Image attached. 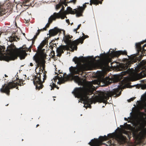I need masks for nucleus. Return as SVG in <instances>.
<instances>
[{"label": "nucleus", "instance_id": "obj_1", "mask_svg": "<svg viewBox=\"0 0 146 146\" xmlns=\"http://www.w3.org/2000/svg\"><path fill=\"white\" fill-rule=\"evenodd\" d=\"M72 60L76 65L75 67L71 66L69 68L70 74L75 81L79 84L82 85L83 87L75 88L72 93L75 97L80 98L82 102H83L84 104L88 105L91 103V100L88 96L92 94L95 90V87L93 85L97 84L98 85L102 83H104V84L101 86H104L112 82H118L120 79V76L118 75H114L111 78L109 77L104 78L103 74L100 72L98 75L100 78L99 80H95L92 82H88L85 80L81 79L78 76L73 75L78 74L80 72L86 70L87 65L86 64H82L81 62L82 60L80 57H75Z\"/></svg>", "mask_w": 146, "mask_h": 146}, {"label": "nucleus", "instance_id": "obj_2", "mask_svg": "<svg viewBox=\"0 0 146 146\" xmlns=\"http://www.w3.org/2000/svg\"><path fill=\"white\" fill-rule=\"evenodd\" d=\"M126 74H128L129 76L125 78L119 82V84L117 86V88L113 89L110 92V95L111 96H119L121 93L120 90L129 87L131 81H136L141 78V77L140 76V73L137 74L132 68H129L126 71L123 72L122 74L125 75Z\"/></svg>", "mask_w": 146, "mask_h": 146}, {"label": "nucleus", "instance_id": "obj_3", "mask_svg": "<svg viewBox=\"0 0 146 146\" xmlns=\"http://www.w3.org/2000/svg\"><path fill=\"white\" fill-rule=\"evenodd\" d=\"M63 37L62 40L65 45L61 44L60 46H77L80 44H82L85 39L88 37V35H85L84 33H82L83 36L80 37L79 38L74 41L72 40V36L69 35H65V31L63 30Z\"/></svg>", "mask_w": 146, "mask_h": 146}, {"label": "nucleus", "instance_id": "obj_4", "mask_svg": "<svg viewBox=\"0 0 146 146\" xmlns=\"http://www.w3.org/2000/svg\"><path fill=\"white\" fill-rule=\"evenodd\" d=\"M127 54V52L125 50L117 51L113 52H111L110 54L106 53L104 54H102L101 57L98 56V59L96 60L94 59V60L99 64L102 62L107 64L111 61L112 58L114 56H117L121 54L126 55Z\"/></svg>", "mask_w": 146, "mask_h": 146}, {"label": "nucleus", "instance_id": "obj_5", "mask_svg": "<svg viewBox=\"0 0 146 146\" xmlns=\"http://www.w3.org/2000/svg\"><path fill=\"white\" fill-rule=\"evenodd\" d=\"M13 46H7V50H5L9 51L11 56L12 57V59H14L17 56H19L21 59H24L26 55L25 50L21 48L17 49L15 47L13 48Z\"/></svg>", "mask_w": 146, "mask_h": 146}, {"label": "nucleus", "instance_id": "obj_6", "mask_svg": "<svg viewBox=\"0 0 146 146\" xmlns=\"http://www.w3.org/2000/svg\"><path fill=\"white\" fill-rule=\"evenodd\" d=\"M62 9L58 13H54L53 15H51L48 18V23H47L45 27H43L42 29H39L38 28V30H37L38 33H36V35L38 36L40 33L39 31H42L43 30H46V27H49V24L51 23L52 21L55 20L56 18H61L62 19H64V18H67V17L66 16H63L62 13L61 12Z\"/></svg>", "mask_w": 146, "mask_h": 146}, {"label": "nucleus", "instance_id": "obj_7", "mask_svg": "<svg viewBox=\"0 0 146 146\" xmlns=\"http://www.w3.org/2000/svg\"><path fill=\"white\" fill-rule=\"evenodd\" d=\"M41 75L43 77V82H44L46 78V75L44 74H42L41 73V75L40 74H38L33 78V83L35 85L36 88L39 89L42 88L43 86L42 82L40 78V77L41 76Z\"/></svg>", "mask_w": 146, "mask_h": 146}, {"label": "nucleus", "instance_id": "obj_8", "mask_svg": "<svg viewBox=\"0 0 146 146\" xmlns=\"http://www.w3.org/2000/svg\"><path fill=\"white\" fill-rule=\"evenodd\" d=\"M44 46H38L37 49L40 53L39 54L35 55L33 57V58L38 65H40L42 63V54L45 53V49L43 48Z\"/></svg>", "mask_w": 146, "mask_h": 146}, {"label": "nucleus", "instance_id": "obj_9", "mask_svg": "<svg viewBox=\"0 0 146 146\" xmlns=\"http://www.w3.org/2000/svg\"><path fill=\"white\" fill-rule=\"evenodd\" d=\"M64 76V74H63V75L58 74L53 78L54 81V82H55L57 80H58V81L57 82L58 84H61L63 83L68 80L69 79L68 76L67 75L66 76Z\"/></svg>", "mask_w": 146, "mask_h": 146}, {"label": "nucleus", "instance_id": "obj_10", "mask_svg": "<svg viewBox=\"0 0 146 146\" xmlns=\"http://www.w3.org/2000/svg\"><path fill=\"white\" fill-rule=\"evenodd\" d=\"M16 86V84L14 83L10 82L8 85L6 86L4 89V86H3L2 88L0 89V91L1 92H5L7 95H9L10 92L9 89L15 87Z\"/></svg>", "mask_w": 146, "mask_h": 146}, {"label": "nucleus", "instance_id": "obj_11", "mask_svg": "<svg viewBox=\"0 0 146 146\" xmlns=\"http://www.w3.org/2000/svg\"><path fill=\"white\" fill-rule=\"evenodd\" d=\"M64 47H66L65 48L66 49L69 48V47H70L72 51H73L74 49H76L77 48V46H59L56 48L57 56H60L61 55V54L63 52V50L65 48Z\"/></svg>", "mask_w": 146, "mask_h": 146}, {"label": "nucleus", "instance_id": "obj_12", "mask_svg": "<svg viewBox=\"0 0 146 146\" xmlns=\"http://www.w3.org/2000/svg\"><path fill=\"white\" fill-rule=\"evenodd\" d=\"M109 96L107 94H104L101 95L97 96L95 97L96 100L99 102H103L106 103L107 100L108 99Z\"/></svg>", "mask_w": 146, "mask_h": 146}, {"label": "nucleus", "instance_id": "obj_13", "mask_svg": "<svg viewBox=\"0 0 146 146\" xmlns=\"http://www.w3.org/2000/svg\"><path fill=\"white\" fill-rule=\"evenodd\" d=\"M67 12L71 14H74L76 13V16L77 17H78L82 15V14L78 12V11L76 9H74V10H72V8L70 7H68L67 8Z\"/></svg>", "mask_w": 146, "mask_h": 146}, {"label": "nucleus", "instance_id": "obj_14", "mask_svg": "<svg viewBox=\"0 0 146 146\" xmlns=\"http://www.w3.org/2000/svg\"><path fill=\"white\" fill-rule=\"evenodd\" d=\"M59 31V30L55 27L53 29H50L49 31V37L56 35Z\"/></svg>", "mask_w": 146, "mask_h": 146}, {"label": "nucleus", "instance_id": "obj_15", "mask_svg": "<svg viewBox=\"0 0 146 146\" xmlns=\"http://www.w3.org/2000/svg\"><path fill=\"white\" fill-rule=\"evenodd\" d=\"M19 40V38L15 36H11L9 37V41L8 42L11 43L9 44V43H7L8 46H15L12 43L13 41H17V40Z\"/></svg>", "mask_w": 146, "mask_h": 146}, {"label": "nucleus", "instance_id": "obj_16", "mask_svg": "<svg viewBox=\"0 0 146 146\" xmlns=\"http://www.w3.org/2000/svg\"><path fill=\"white\" fill-rule=\"evenodd\" d=\"M66 0H64L62 1L60 0L59 3L56 5V10L59 9L62 5H64L65 6H67V3H66Z\"/></svg>", "mask_w": 146, "mask_h": 146}, {"label": "nucleus", "instance_id": "obj_17", "mask_svg": "<svg viewBox=\"0 0 146 146\" xmlns=\"http://www.w3.org/2000/svg\"><path fill=\"white\" fill-rule=\"evenodd\" d=\"M49 38L48 36L47 38H45L38 46H44L45 45L48 46V40Z\"/></svg>", "mask_w": 146, "mask_h": 146}, {"label": "nucleus", "instance_id": "obj_18", "mask_svg": "<svg viewBox=\"0 0 146 146\" xmlns=\"http://www.w3.org/2000/svg\"><path fill=\"white\" fill-rule=\"evenodd\" d=\"M90 5H92L93 3L94 4L98 5L99 3L102 4V1H100L99 0H92V1L91 0H90Z\"/></svg>", "mask_w": 146, "mask_h": 146}, {"label": "nucleus", "instance_id": "obj_19", "mask_svg": "<svg viewBox=\"0 0 146 146\" xmlns=\"http://www.w3.org/2000/svg\"><path fill=\"white\" fill-rule=\"evenodd\" d=\"M117 139L120 141H124L125 139V137L122 134L118 135L117 136Z\"/></svg>", "mask_w": 146, "mask_h": 146}, {"label": "nucleus", "instance_id": "obj_20", "mask_svg": "<svg viewBox=\"0 0 146 146\" xmlns=\"http://www.w3.org/2000/svg\"><path fill=\"white\" fill-rule=\"evenodd\" d=\"M89 144L91 146H99V145L97 141H92L89 143Z\"/></svg>", "mask_w": 146, "mask_h": 146}, {"label": "nucleus", "instance_id": "obj_21", "mask_svg": "<svg viewBox=\"0 0 146 146\" xmlns=\"http://www.w3.org/2000/svg\"><path fill=\"white\" fill-rule=\"evenodd\" d=\"M59 39V38H55L54 39L52 40L50 42H49V46H53L54 45H55V46H56V40Z\"/></svg>", "mask_w": 146, "mask_h": 146}, {"label": "nucleus", "instance_id": "obj_22", "mask_svg": "<svg viewBox=\"0 0 146 146\" xmlns=\"http://www.w3.org/2000/svg\"><path fill=\"white\" fill-rule=\"evenodd\" d=\"M0 56H2L3 54H4L3 52H4L5 50V46H0Z\"/></svg>", "mask_w": 146, "mask_h": 146}, {"label": "nucleus", "instance_id": "obj_23", "mask_svg": "<svg viewBox=\"0 0 146 146\" xmlns=\"http://www.w3.org/2000/svg\"><path fill=\"white\" fill-rule=\"evenodd\" d=\"M136 55L135 54H133V55H131V56L129 58L131 60L133 61H134L136 59Z\"/></svg>", "mask_w": 146, "mask_h": 146}, {"label": "nucleus", "instance_id": "obj_24", "mask_svg": "<svg viewBox=\"0 0 146 146\" xmlns=\"http://www.w3.org/2000/svg\"><path fill=\"white\" fill-rule=\"evenodd\" d=\"M145 46H142V48L141 47V46H136V48L138 52L141 51H143L144 48V47Z\"/></svg>", "mask_w": 146, "mask_h": 146}, {"label": "nucleus", "instance_id": "obj_25", "mask_svg": "<svg viewBox=\"0 0 146 146\" xmlns=\"http://www.w3.org/2000/svg\"><path fill=\"white\" fill-rule=\"evenodd\" d=\"M50 86L51 88V90H52L53 89V88L55 87L56 85V84L54 83L53 81L52 82V83L50 84Z\"/></svg>", "mask_w": 146, "mask_h": 146}, {"label": "nucleus", "instance_id": "obj_26", "mask_svg": "<svg viewBox=\"0 0 146 146\" xmlns=\"http://www.w3.org/2000/svg\"><path fill=\"white\" fill-rule=\"evenodd\" d=\"M133 136L134 137H135V138L136 139H138L139 137V134H137L135 132H133Z\"/></svg>", "mask_w": 146, "mask_h": 146}, {"label": "nucleus", "instance_id": "obj_27", "mask_svg": "<svg viewBox=\"0 0 146 146\" xmlns=\"http://www.w3.org/2000/svg\"><path fill=\"white\" fill-rule=\"evenodd\" d=\"M146 64V61L145 60H143L141 62V64L142 66H144Z\"/></svg>", "mask_w": 146, "mask_h": 146}, {"label": "nucleus", "instance_id": "obj_28", "mask_svg": "<svg viewBox=\"0 0 146 146\" xmlns=\"http://www.w3.org/2000/svg\"><path fill=\"white\" fill-rule=\"evenodd\" d=\"M135 98V97H133L130 98L129 100H127L128 102H131V101H133Z\"/></svg>", "mask_w": 146, "mask_h": 146}, {"label": "nucleus", "instance_id": "obj_29", "mask_svg": "<svg viewBox=\"0 0 146 146\" xmlns=\"http://www.w3.org/2000/svg\"><path fill=\"white\" fill-rule=\"evenodd\" d=\"M35 37V36H34V37L33 38H32L31 39V40H32V44H31V46H33V44H34V41L33 40L34 39H35L34 38Z\"/></svg>", "mask_w": 146, "mask_h": 146}, {"label": "nucleus", "instance_id": "obj_30", "mask_svg": "<svg viewBox=\"0 0 146 146\" xmlns=\"http://www.w3.org/2000/svg\"><path fill=\"white\" fill-rule=\"evenodd\" d=\"M76 0H71L70 1L68 2V3H73L75 4L76 3Z\"/></svg>", "mask_w": 146, "mask_h": 146}, {"label": "nucleus", "instance_id": "obj_31", "mask_svg": "<svg viewBox=\"0 0 146 146\" xmlns=\"http://www.w3.org/2000/svg\"><path fill=\"white\" fill-rule=\"evenodd\" d=\"M86 3L88 4V3H84V4H83V7H84V8L86 7V5H85V4H86Z\"/></svg>", "mask_w": 146, "mask_h": 146}, {"label": "nucleus", "instance_id": "obj_32", "mask_svg": "<svg viewBox=\"0 0 146 146\" xmlns=\"http://www.w3.org/2000/svg\"><path fill=\"white\" fill-rule=\"evenodd\" d=\"M81 24H80L79 25H78V27H77V29H78L80 27V26H81Z\"/></svg>", "mask_w": 146, "mask_h": 146}, {"label": "nucleus", "instance_id": "obj_33", "mask_svg": "<svg viewBox=\"0 0 146 146\" xmlns=\"http://www.w3.org/2000/svg\"><path fill=\"white\" fill-rule=\"evenodd\" d=\"M123 133H124V134H127V131H123Z\"/></svg>", "mask_w": 146, "mask_h": 146}, {"label": "nucleus", "instance_id": "obj_34", "mask_svg": "<svg viewBox=\"0 0 146 146\" xmlns=\"http://www.w3.org/2000/svg\"><path fill=\"white\" fill-rule=\"evenodd\" d=\"M66 22L68 23L69 22V20L68 19H66Z\"/></svg>", "mask_w": 146, "mask_h": 146}, {"label": "nucleus", "instance_id": "obj_35", "mask_svg": "<svg viewBox=\"0 0 146 146\" xmlns=\"http://www.w3.org/2000/svg\"><path fill=\"white\" fill-rule=\"evenodd\" d=\"M78 30L77 28L76 29H74V31L75 32H76V30Z\"/></svg>", "mask_w": 146, "mask_h": 146}, {"label": "nucleus", "instance_id": "obj_36", "mask_svg": "<svg viewBox=\"0 0 146 146\" xmlns=\"http://www.w3.org/2000/svg\"><path fill=\"white\" fill-rule=\"evenodd\" d=\"M30 65L31 66H33V64L32 63H30Z\"/></svg>", "mask_w": 146, "mask_h": 146}, {"label": "nucleus", "instance_id": "obj_37", "mask_svg": "<svg viewBox=\"0 0 146 146\" xmlns=\"http://www.w3.org/2000/svg\"><path fill=\"white\" fill-rule=\"evenodd\" d=\"M64 8V6H62V8L61 9H62H62H63Z\"/></svg>", "mask_w": 146, "mask_h": 146}, {"label": "nucleus", "instance_id": "obj_38", "mask_svg": "<svg viewBox=\"0 0 146 146\" xmlns=\"http://www.w3.org/2000/svg\"><path fill=\"white\" fill-rule=\"evenodd\" d=\"M29 0H25V1L26 2H28L29 1Z\"/></svg>", "mask_w": 146, "mask_h": 146}, {"label": "nucleus", "instance_id": "obj_39", "mask_svg": "<svg viewBox=\"0 0 146 146\" xmlns=\"http://www.w3.org/2000/svg\"><path fill=\"white\" fill-rule=\"evenodd\" d=\"M38 125V124L37 125H36V127H37Z\"/></svg>", "mask_w": 146, "mask_h": 146}, {"label": "nucleus", "instance_id": "obj_40", "mask_svg": "<svg viewBox=\"0 0 146 146\" xmlns=\"http://www.w3.org/2000/svg\"><path fill=\"white\" fill-rule=\"evenodd\" d=\"M5 77H7V76L6 74H5Z\"/></svg>", "mask_w": 146, "mask_h": 146}, {"label": "nucleus", "instance_id": "obj_41", "mask_svg": "<svg viewBox=\"0 0 146 146\" xmlns=\"http://www.w3.org/2000/svg\"><path fill=\"white\" fill-rule=\"evenodd\" d=\"M23 46H26V45H24H24H23Z\"/></svg>", "mask_w": 146, "mask_h": 146}, {"label": "nucleus", "instance_id": "obj_42", "mask_svg": "<svg viewBox=\"0 0 146 146\" xmlns=\"http://www.w3.org/2000/svg\"><path fill=\"white\" fill-rule=\"evenodd\" d=\"M73 24V23H71V25H72V24Z\"/></svg>", "mask_w": 146, "mask_h": 146}, {"label": "nucleus", "instance_id": "obj_43", "mask_svg": "<svg viewBox=\"0 0 146 146\" xmlns=\"http://www.w3.org/2000/svg\"><path fill=\"white\" fill-rule=\"evenodd\" d=\"M31 46H30L29 47H30V48H31Z\"/></svg>", "mask_w": 146, "mask_h": 146}, {"label": "nucleus", "instance_id": "obj_44", "mask_svg": "<svg viewBox=\"0 0 146 146\" xmlns=\"http://www.w3.org/2000/svg\"><path fill=\"white\" fill-rule=\"evenodd\" d=\"M53 100H55V99H54Z\"/></svg>", "mask_w": 146, "mask_h": 146}, {"label": "nucleus", "instance_id": "obj_45", "mask_svg": "<svg viewBox=\"0 0 146 146\" xmlns=\"http://www.w3.org/2000/svg\"><path fill=\"white\" fill-rule=\"evenodd\" d=\"M102 1H103V0H102Z\"/></svg>", "mask_w": 146, "mask_h": 146}]
</instances>
